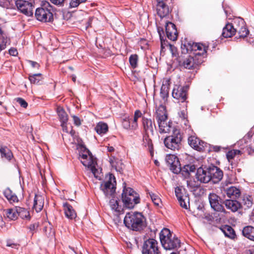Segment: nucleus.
I'll return each mask as SVG.
<instances>
[{
	"mask_svg": "<svg viewBox=\"0 0 254 254\" xmlns=\"http://www.w3.org/2000/svg\"><path fill=\"white\" fill-rule=\"evenodd\" d=\"M122 125L123 127L127 130H131V124H130V119L129 117H126L123 119L122 121Z\"/></svg>",
	"mask_w": 254,
	"mask_h": 254,
	"instance_id": "47",
	"label": "nucleus"
},
{
	"mask_svg": "<svg viewBox=\"0 0 254 254\" xmlns=\"http://www.w3.org/2000/svg\"><path fill=\"white\" fill-rule=\"evenodd\" d=\"M223 203L226 208L232 212H236L241 208V203L236 200L226 199Z\"/></svg>",
	"mask_w": 254,
	"mask_h": 254,
	"instance_id": "24",
	"label": "nucleus"
},
{
	"mask_svg": "<svg viewBox=\"0 0 254 254\" xmlns=\"http://www.w3.org/2000/svg\"><path fill=\"white\" fill-rule=\"evenodd\" d=\"M208 46L201 43H195L187 39L182 42L181 45L182 52L184 54L190 52L197 58L200 59L202 62L206 57Z\"/></svg>",
	"mask_w": 254,
	"mask_h": 254,
	"instance_id": "1",
	"label": "nucleus"
},
{
	"mask_svg": "<svg viewBox=\"0 0 254 254\" xmlns=\"http://www.w3.org/2000/svg\"><path fill=\"white\" fill-rule=\"evenodd\" d=\"M142 114L139 110L135 111L133 119H130L131 130H135L138 128V120L139 118H142Z\"/></svg>",
	"mask_w": 254,
	"mask_h": 254,
	"instance_id": "28",
	"label": "nucleus"
},
{
	"mask_svg": "<svg viewBox=\"0 0 254 254\" xmlns=\"http://www.w3.org/2000/svg\"><path fill=\"white\" fill-rule=\"evenodd\" d=\"M202 63L200 59L197 58L191 54L185 58L182 62H180V65L186 69H194L197 68Z\"/></svg>",
	"mask_w": 254,
	"mask_h": 254,
	"instance_id": "10",
	"label": "nucleus"
},
{
	"mask_svg": "<svg viewBox=\"0 0 254 254\" xmlns=\"http://www.w3.org/2000/svg\"><path fill=\"white\" fill-rule=\"evenodd\" d=\"M166 33L168 39L172 41H175L177 39L178 33L174 24L171 22L166 23Z\"/></svg>",
	"mask_w": 254,
	"mask_h": 254,
	"instance_id": "19",
	"label": "nucleus"
},
{
	"mask_svg": "<svg viewBox=\"0 0 254 254\" xmlns=\"http://www.w3.org/2000/svg\"><path fill=\"white\" fill-rule=\"evenodd\" d=\"M224 192L228 197L233 198H239L241 194L240 188L235 186H231L224 188Z\"/></svg>",
	"mask_w": 254,
	"mask_h": 254,
	"instance_id": "23",
	"label": "nucleus"
},
{
	"mask_svg": "<svg viewBox=\"0 0 254 254\" xmlns=\"http://www.w3.org/2000/svg\"><path fill=\"white\" fill-rule=\"evenodd\" d=\"M212 149H213V151L215 152H219L221 149V147L219 146L216 145V146H213L212 147Z\"/></svg>",
	"mask_w": 254,
	"mask_h": 254,
	"instance_id": "64",
	"label": "nucleus"
},
{
	"mask_svg": "<svg viewBox=\"0 0 254 254\" xmlns=\"http://www.w3.org/2000/svg\"><path fill=\"white\" fill-rule=\"evenodd\" d=\"M138 57L136 54L131 55L129 58V64L132 68H134L137 65Z\"/></svg>",
	"mask_w": 254,
	"mask_h": 254,
	"instance_id": "48",
	"label": "nucleus"
},
{
	"mask_svg": "<svg viewBox=\"0 0 254 254\" xmlns=\"http://www.w3.org/2000/svg\"><path fill=\"white\" fill-rule=\"evenodd\" d=\"M50 1L57 5L63 6L64 5V1L65 0H50Z\"/></svg>",
	"mask_w": 254,
	"mask_h": 254,
	"instance_id": "57",
	"label": "nucleus"
},
{
	"mask_svg": "<svg viewBox=\"0 0 254 254\" xmlns=\"http://www.w3.org/2000/svg\"><path fill=\"white\" fill-rule=\"evenodd\" d=\"M142 145L147 148L151 156L153 154V144L149 134H144L143 136Z\"/></svg>",
	"mask_w": 254,
	"mask_h": 254,
	"instance_id": "26",
	"label": "nucleus"
},
{
	"mask_svg": "<svg viewBox=\"0 0 254 254\" xmlns=\"http://www.w3.org/2000/svg\"><path fill=\"white\" fill-rule=\"evenodd\" d=\"M29 63H30L31 66L33 67L39 68L40 65H39V64H38L37 62L30 61Z\"/></svg>",
	"mask_w": 254,
	"mask_h": 254,
	"instance_id": "61",
	"label": "nucleus"
},
{
	"mask_svg": "<svg viewBox=\"0 0 254 254\" xmlns=\"http://www.w3.org/2000/svg\"><path fill=\"white\" fill-rule=\"evenodd\" d=\"M142 254H161L158 242L154 239L145 241L142 248Z\"/></svg>",
	"mask_w": 254,
	"mask_h": 254,
	"instance_id": "8",
	"label": "nucleus"
},
{
	"mask_svg": "<svg viewBox=\"0 0 254 254\" xmlns=\"http://www.w3.org/2000/svg\"><path fill=\"white\" fill-rule=\"evenodd\" d=\"M159 35H160V38L161 40V51H163L164 49L165 48V46H167V44H166V42L165 40L163 39V37L161 36L160 32L159 31Z\"/></svg>",
	"mask_w": 254,
	"mask_h": 254,
	"instance_id": "56",
	"label": "nucleus"
},
{
	"mask_svg": "<svg viewBox=\"0 0 254 254\" xmlns=\"http://www.w3.org/2000/svg\"><path fill=\"white\" fill-rule=\"evenodd\" d=\"M4 195L10 203L18 201L17 196L9 188H7L4 190Z\"/></svg>",
	"mask_w": 254,
	"mask_h": 254,
	"instance_id": "34",
	"label": "nucleus"
},
{
	"mask_svg": "<svg viewBox=\"0 0 254 254\" xmlns=\"http://www.w3.org/2000/svg\"><path fill=\"white\" fill-rule=\"evenodd\" d=\"M53 6L48 1L44 2L41 7L36 9V19L41 22H51L53 20Z\"/></svg>",
	"mask_w": 254,
	"mask_h": 254,
	"instance_id": "5",
	"label": "nucleus"
},
{
	"mask_svg": "<svg viewBox=\"0 0 254 254\" xmlns=\"http://www.w3.org/2000/svg\"><path fill=\"white\" fill-rule=\"evenodd\" d=\"M79 156L81 158V163L85 166L89 167L93 164L92 154H79Z\"/></svg>",
	"mask_w": 254,
	"mask_h": 254,
	"instance_id": "35",
	"label": "nucleus"
},
{
	"mask_svg": "<svg viewBox=\"0 0 254 254\" xmlns=\"http://www.w3.org/2000/svg\"><path fill=\"white\" fill-rule=\"evenodd\" d=\"M65 216L69 219H74L76 217V213L72 206L67 203L63 204Z\"/></svg>",
	"mask_w": 254,
	"mask_h": 254,
	"instance_id": "25",
	"label": "nucleus"
},
{
	"mask_svg": "<svg viewBox=\"0 0 254 254\" xmlns=\"http://www.w3.org/2000/svg\"><path fill=\"white\" fill-rule=\"evenodd\" d=\"M188 165L189 171L190 174L191 172H194V171L195 170V167L194 165Z\"/></svg>",
	"mask_w": 254,
	"mask_h": 254,
	"instance_id": "62",
	"label": "nucleus"
},
{
	"mask_svg": "<svg viewBox=\"0 0 254 254\" xmlns=\"http://www.w3.org/2000/svg\"><path fill=\"white\" fill-rule=\"evenodd\" d=\"M156 119L157 122L163 120H168V115L166 107L162 104L156 103Z\"/></svg>",
	"mask_w": 254,
	"mask_h": 254,
	"instance_id": "20",
	"label": "nucleus"
},
{
	"mask_svg": "<svg viewBox=\"0 0 254 254\" xmlns=\"http://www.w3.org/2000/svg\"><path fill=\"white\" fill-rule=\"evenodd\" d=\"M17 216H20L22 219H27L30 220V216L29 212L25 208L20 207H16Z\"/></svg>",
	"mask_w": 254,
	"mask_h": 254,
	"instance_id": "38",
	"label": "nucleus"
},
{
	"mask_svg": "<svg viewBox=\"0 0 254 254\" xmlns=\"http://www.w3.org/2000/svg\"><path fill=\"white\" fill-rule=\"evenodd\" d=\"M91 168V171L93 174L94 175V177L96 178H99L100 177L98 175V171L96 168L91 165V166H90Z\"/></svg>",
	"mask_w": 254,
	"mask_h": 254,
	"instance_id": "58",
	"label": "nucleus"
},
{
	"mask_svg": "<svg viewBox=\"0 0 254 254\" xmlns=\"http://www.w3.org/2000/svg\"><path fill=\"white\" fill-rule=\"evenodd\" d=\"M9 53L10 55L15 56H16L18 54L17 51L15 48H11L9 50Z\"/></svg>",
	"mask_w": 254,
	"mask_h": 254,
	"instance_id": "60",
	"label": "nucleus"
},
{
	"mask_svg": "<svg viewBox=\"0 0 254 254\" xmlns=\"http://www.w3.org/2000/svg\"><path fill=\"white\" fill-rule=\"evenodd\" d=\"M169 91L168 88L165 85H162L160 90V96L162 98L163 102L165 103L167 100L168 96Z\"/></svg>",
	"mask_w": 254,
	"mask_h": 254,
	"instance_id": "46",
	"label": "nucleus"
},
{
	"mask_svg": "<svg viewBox=\"0 0 254 254\" xmlns=\"http://www.w3.org/2000/svg\"><path fill=\"white\" fill-rule=\"evenodd\" d=\"M16 5L21 12L27 16H32L33 14L34 6L31 2L24 0L16 1Z\"/></svg>",
	"mask_w": 254,
	"mask_h": 254,
	"instance_id": "13",
	"label": "nucleus"
},
{
	"mask_svg": "<svg viewBox=\"0 0 254 254\" xmlns=\"http://www.w3.org/2000/svg\"><path fill=\"white\" fill-rule=\"evenodd\" d=\"M165 160L170 169L175 174H178L181 171V166L179 158L174 154H168Z\"/></svg>",
	"mask_w": 254,
	"mask_h": 254,
	"instance_id": "11",
	"label": "nucleus"
},
{
	"mask_svg": "<svg viewBox=\"0 0 254 254\" xmlns=\"http://www.w3.org/2000/svg\"><path fill=\"white\" fill-rule=\"evenodd\" d=\"M242 235L248 239L254 241V227L252 226H247L243 228Z\"/></svg>",
	"mask_w": 254,
	"mask_h": 254,
	"instance_id": "30",
	"label": "nucleus"
},
{
	"mask_svg": "<svg viewBox=\"0 0 254 254\" xmlns=\"http://www.w3.org/2000/svg\"><path fill=\"white\" fill-rule=\"evenodd\" d=\"M16 102L20 104L21 107H22L24 108H27V107L28 106V104L25 101V100H24L23 99H22L21 98H17L16 99Z\"/></svg>",
	"mask_w": 254,
	"mask_h": 254,
	"instance_id": "53",
	"label": "nucleus"
},
{
	"mask_svg": "<svg viewBox=\"0 0 254 254\" xmlns=\"http://www.w3.org/2000/svg\"><path fill=\"white\" fill-rule=\"evenodd\" d=\"M4 215L10 220H15L17 218V213L16 207L13 209H7L5 211Z\"/></svg>",
	"mask_w": 254,
	"mask_h": 254,
	"instance_id": "42",
	"label": "nucleus"
},
{
	"mask_svg": "<svg viewBox=\"0 0 254 254\" xmlns=\"http://www.w3.org/2000/svg\"><path fill=\"white\" fill-rule=\"evenodd\" d=\"M211 207L214 210L218 212H226L223 206L220 203L221 198L215 193H210L208 196Z\"/></svg>",
	"mask_w": 254,
	"mask_h": 254,
	"instance_id": "15",
	"label": "nucleus"
},
{
	"mask_svg": "<svg viewBox=\"0 0 254 254\" xmlns=\"http://www.w3.org/2000/svg\"><path fill=\"white\" fill-rule=\"evenodd\" d=\"M189 144L194 149L197 151H202L204 148L205 143L194 135H191L188 137Z\"/></svg>",
	"mask_w": 254,
	"mask_h": 254,
	"instance_id": "18",
	"label": "nucleus"
},
{
	"mask_svg": "<svg viewBox=\"0 0 254 254\" xmlns=\"http://www.w3.org/2000/svg\"><path fill=\"white\" fill-rule=\"evenodd\" d=\"M225 236L232 239H234L236 237V234L234 229L229 225H225L221 229Z\"/></svg>",
	"mask_w": 254,
	"mask_h": 254,
	"instance_id": "36",
	"label": "nucleus"
},
{
	"mask_svg": "<svg viewBox=\"0 0 254 254\" xmlns=\"http://www.w3.org/2000/svg\"><path fill=\"white\" fill-rule=\"evenodd\" d=\"M183 135L178 129H173L171 135L166 136L164 139L166 147L173 151H179L182 146Z\"/></svg>",
	"mask_w": 254,
	"mask_h": 254,
	"instance_id": "4",
	"label": "nucleus"
},
{
	"mask_svg": "<svg viewBox=\"0 0 254 254\" xmlns=\"http://www.w3.org/2000/svg\"><path fill=\"white\" fill-rule=\"evenodd\" d=\"M234 27L236 33L237 32L240 38H245L249 33V31L246 27V23L244 19L240 17H237L230 23Z\"/></svg>",
	"mask_w": 254,
	"mask_h": 254,
	"instance_id": "9",
	"label": "nucleus"
},
{
	"mask_svg": "<svg viewBox=\"0 0 254 254\" xmlns=\"http://www.w3.org/2000/svg\"><path fill=\"white\" fill-rule=\"evenodd\" d=\"M39 223L36 222L31 224L28 226V229H29L30 232H31L32 235L36 231V230L37 229Z\"/></svg>",
	"mask_w": 254,
	"mask_h": 254,
	"instance_id": "51",
	"label": "nucleus"
},
{
	"mask_svg": "<svg viewBox=\"0 0 254 254\" xmlns=\"http://www.w3.org/2000/svg\"><path fill=\"white\" fill-rule=\"evenodd\" d=\"M209 175L211 177V181L213 184L219 183L223 178V172L218 167L214 165L209 166Z\"/></svg>",
	"mask_w": 254,
	"mask_h": 254,
	"instance_id": "16",
	"label": "nucleus"
},
{
	"mask_svg": "<svg viewBox=\"0 0 254 254\" xmlns=\"http://www.w3.org/2000/svg\"><path fill=\"white\" fill-rule=\"evenodd\" d=\"M6 48V44L4 42L0 44V52Z\"/></svg>",
	"mask_w": 254,
	"mask_h": 254,
	"instance_id": "63",
	"label": "nucleus"
},
{
	"mask_svg": "<svg viewBox=\"0 0 254 254\" xmlns=\"http://www.w3.org/2000/svg\"><path fill=\"white\" fill-rule=\"evenodd\" d=\"M157 12L158 16L163 18L170 13V9L166 4H157Z\"/></svg>",
	"mask_w": 254,
	"mask_h": 254,
	"instance_id": "31",
	"label": "nucleus"
},
{
	"mask_svg": "<svg viewBox=\"0 0 254 254\" xmlns=\"http://www.w3.org/2000/svg\"><path fill=\"white\" fill-rule=\"evenodd\" d=\"M87 0H71L69 5L71 8L76 7L80 3L85 2Z\"/></svg>",
	"mask_w": 254,
	"mask_h": 254,
	"instance_id": "50",
	"label": "nucleus"
},
{
	"mask_svg": "<svg viewBox=\"0 0 254 254\" xmlns=\"http://www.w3.org/2000/svg\"><path fill=\"white\" fill-rule=\"evenodd\" d=\"M109 205L111 209L116 212H120L122 209L121 206L119 204L118 200L113 196V198L109 201Z\"/></svg>",
	"mask_w": 254,
	"mask_h": 254,
	"instance_id": "43",
	"label": "nucleus"
},
{
	"mask_svg": "<svg viewBox=\"0 0 254 254\" xmlns=\"http://www.w3.org/2000/svg\"><path fill=\"white\" fill-rule=\"evenodd\" d=\"M74 124L77 126H79L81 125V122L80 119L77 116H72Z\"/></svg>",
	"mask_w": 254,
	"mask_h": 254,
	"instance_id": "59",
	"label": "nucleus"
},
{
	"mask_svg": "<svg viewBox=\"0 0 254 254\" xmlns=\"http://www.w3.org/2000/svg\"><path fill=\"white\" fill-rule=\"evenodd\" d=\"M196 177L198 181L201 183H207L211 181L209 175V166L207 167H200L196 172Z\"/></svg>",
	"mask_w": 254,
	"mask_h": 254,
	"instance_id": "17",
	"label": "nucleus"
},
{
	"mask_svg": "<svg viewBox=\"0 0 254 254\" xmlns=\"http://www.w3.org/2000/svg\"><path fill=\"white\" fill-rule=\"evenodd\" d=\"M79 154H92L90 151L83 145H80L79 147Z\"/></svg>",
	"mask_w": 254,
	"mask_h": 254,
	"instance_id": "54",
	"label": "nucleus"
},
{
	"mask_svg": "<svg viewBox=\"0 0 254 254\" xmlns=\"http://www.w3.org/2000/svg\"><path fill=\"white\" fill-rule=\"evenodd\" d=\"M188 90L187 86L175 85L172 91V96L178 102H184L187 98Z\"/></svg>",
	"mask_w": 254,
	"mask_h": 254,
	"instance_id": "14",
	"label": "nucleus"
},
{
	"mask_svg": "<svg viewBox=\"0 0 254 254\" xmlns=\"http://www.w3.org/2000/svg\"><path fill=\"white\" fill-rule=\"evenodd\" d=\"M0 153L1 158L8 161H10L13 157L11 151L5 146H0Z\"/></svg>",
	"mask_w": 254,
	"mask_h": 254,
	"instance_id": "33",
	"label": "nucleus"
},
{
	"mask_svg": "<svg viewBox=\"0 0 254 254\" xmlns=\"http://www.w3.org/2000/svg\"><path fill=\"white\" fill-rule=\"evenodd\" d=\"M141 125L144 134H154L156 127L153 119L143 116L141 119Z\"/></svg>",
	"mask_w": 254,
	"mask_h": 254,
	"instance_id": "12",
	"label": "nucleus"
},
{
	"mask_svg": "<svg viewBox=\"0 0 254 254\" xmlns=\"http://www.w3.org/2000/svg\"><path fill=\"white\" fill-rule=\"evenodd\" d=\"M116 186L115 177L112 174H110L108 176V180L101 184L100 189L106 196H113L115 193Z\"/></svg>",
	"mask_w": 254,
	"mask_h": 254,
	"instance_id": "7",
	"label": "nucleus"
},
{
	"mask_svg": "<svg viewBox=\"0 0 254 254\" xmlns=\"http://www.w3.org/2000/svg\"><path fill=\"white\" fill-rule=\"evenodd\" d=\"M10 5V0H0V6L4 8H8Z\"/></svg>",
	"mask_w": 254,
	"mask_h": 254,
	"instance_id": "55",
	"label": "nucleus"
},
{
	"mask_svg": "<svg viewBox=\"0 0 254 254\" xmlns=\"http://www.w3.org/2000/svg\"><path fill=\"white\" fill-rule=\"evenodd\" d=\"M142 114L139 110L135 111L133 119H130L131 130H135L138 128V120L139 118H142Z\"/></svg>",
	"mask_w": 254,
	"mask_h": 254,
	"instance_id": "29",
	"label": "nucleus"
},
{
	"mask_svg": "<svg viewBox=\"0 0 254 254\" xmlns=\"http://www.w3.org/2000/svg\"><path fill=\"white\" fill-rule=\"evenodd\" d=\"M145 221V218L142 213L131 212L126 214L124 222L128 229L132 231L140 232L146 227Z\"/></svg>",
	"mask_w": 254,
	"mask_h": 254,
	"instance_id": "2",
	"label": "nucleus"
},
{
	"mask_svg": "<svg viewBox=\"0 0 254 254\" xmlns=\"http://www.w3.org/2000/svg\"><path fill=\"white\" fill-rule=\"evenodd\" d=\"M160 240L163 248L166 250L178 249L181 246L180 240L167 228H164L160 233Z\"/></svg>",
	"mask_w": 254,
	"mask_h": 254,
	"instance_id": "3",
	"label": "nucleus"
},
{
	"mask_svg": "<svg viewBox=\"0 0 254 254\" xmlns=\"http://www.w3.org/2000/svg\"><path fill=\"white\" fill-rule=\"evenodd\" d=\"M44 198L40 195L35 194L33 208H34L37 212H39L42 210L44 206Z\"/></svg>",
	"mask_w": 254,
	"mask_h": 254,
	"instance_id": "27",
	"label": "nucleus"
},
{
	"mask_svg": "<svg viewBox=\"0 0 254 254\" xmlns=\"http://www.w3.org/2000/svg\"><path fill=\"white\" fill-rule=\"evenodd\" d=\"M95 129L99 134H105L108 130V127L107 124L100 122L96 125Z\"/></svg>",
	"mask_w": 254,
	"mask_h": 254,
	"instance_id": "39",
	"label": "nucleus"
},
{
	"mask_svg": "<svg viewBox=\"0 0 254 254\" xmlns=\"http://www.w3.org/2000/svg\"><path fill=\"white\" fill-rule=\"evenodd\" d=\"M175 191L176 195L178 198V200L179 202V203H180V205H181V206L185 209H188L187 206L186 205L185 203H183V201H184L183 200V197H184V196L182 195L181 189L179 187H177L175 189Z\"/></svg>",
	"mask_w": 254,
	"mask_h": 254,
	"instance_id": "41",
	"label": "nucleus"
},
{
	"mask_svg": "<svg viewBox=\"0 0 254 254\" xmlns=\"http://www.w3.org/2000/svg\"><path fill=\"white\" fill-rule=\"evenodd\" d=\"M110 163L113 168L119 172H121L123 170V164L121 160L114 158L110 159Z\"/></svg>",
	"mask_w": 254,
	"mask_h": 254,
	"instance_id": "37",
	"label": "nucleus"
},
{
	"mask_svg": "<svg viewBox=\"0 0 254 254\" xmlns=\"http://www.w3.org/2000/svg\"><path fill=\"white\" fill-rule=\"evenodd\" d=\"M181 172L182 175L184 176L185 177H188L190 175L188 165H185L183 168L181 167V171L180 173Z\"/></svg>",
	"mask_w": 254,
	"mask_h": 254,
	"instance_id": "52",
	"label": "nucleus"
},
{
	"mask_svg": "<svg viewBox=\"0 0 254 254\" xmlns=\"http://www.w3.org/2000/svg\"><path fill=\"white\" fill-rule=\"evenodd\" d=\"M122 197L125 206L129 209L133 208L140 201L139 195L130 188H124Z\"/></svg>",
	"mask_w": 254,
	"mask_h": 254,
	"instance_id": "6",
	"label": "nucleus"
},
{
	"mask_svg": "<svg viewBox=\"0 0 254 254\" xmlns=\"http://www.w3.org/2000/svg\"><path fill=\"white\" fill-rule=\"evenodd\" d=\"M241 207L244 206L245 209L250 208L253 205V199L250 195H245L243 197L241 203Z\"/></svg>",
	"mask_w": 254,
	"mask_h": 254,
	"instance_id": "40",
	"label": "nucleus"
},
{
	"mask_svg": "<svg viewBox=\"0 0 254 254\" xmlns=\"http://www.w3.org/2000/svg\"><path fill=\"white\" fill-rule=\"evenodd\" d=\"M43 79L41 73L34 74L29 76V79L32 84H38Z\"/></svg>",
	"mask_w": 254,
	"mask_h": 254,
	"instance_id": "45",
	"label": "nucleus"
},
{
	"mask_svg": "<svg viewBox=\"0 0 254 254\" xmlns=\"http://www.w3.org/2000/svg\"><path fill=\"white\" fill-rule=\"evenodd\" d=\"M57 113L63 130L67 132L66 123L68 121V116L66 113L63 108L60 107H58Z\"/></svg>",
	"mask_w": 254,
	"mask_h": 254,
	"instance_id": "22",
	"label": "nucleus"
},
{
	"mask_svg": "<svg viewBox=\"0 0 254 254\" xmlns=\"http://www.w3.org/2000/svg\"><path fill=\"white\" fill-rule=\"evenodd\" d=\"M159 127V131L160 133L170 132L173 128L172 123L168 121V120H163L157 121Z\"/></svg>",
	"mask_w": 254,
	"mask_h": 254,
	"instance_id": "21",
	"label": "nucleus"
},
{
	"mask_svg": "<svg viewBox=\"0 0 254 254\" xmlns=\"http://www.w3.org/2000/svg\"><path fill=\"white\" fill-rule=\"evenodd\" d=\"M236 34L234 27L230 23H228L223 28L222 36L224 38H229Z\"/></svg>",
	"mask_w": 254,
	"mask_h": 254,
	"instance_id": "32",
	"label": "nucleus"
},
{
	"mask_svg": "<svg viewBox=\"0 0 254 254\" xmlns=\"http://www.w3.org/2000/svg\"><path fill=\"white\" fill-rule=\"evenodd\" d=\"M149 194L154 204L156 206H159L160 203L161 202V199L160 197L157 195L153 192H149Z\"/></svg>",
	"mask_w": 254,
	"mask_h": 254,
	"instance_id": "49",
	"label": "nucleus"
},
{
	"mask_svg": "<svg viewBox=\"0 0 254 254\" xmlns=\"http://www.w3.org/2000/svg\"><path fill=\"white\" fill-rule=\"evenodd\" d=\"M242 154V152L240 150L232 149L229 151L227 154L226 156L229 162L231 160H232L237 155H240Z\"/></svg>",
	"mask_w": 254,
	"mask_h": 254,
	"instance_id": "44",
	"label": "nucleus"
}]
</instances>
